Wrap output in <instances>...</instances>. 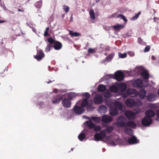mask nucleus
Returning <instances> with one entry per match:
<instances>
[{
	"label": "nucleus",
	"instance_id": "obj_47",
	"mask_svg": "<svg viewBox=\"0 0 159 159\" xmlns=\"http://www.w3.org/2000/svg\"><path fill=\"white\" fill-rule=\"evenodd\" d=\"M150 49V47L149 46H147L144 49V52H148Z\"/></svg>",
	"mask_w": 159,
	"mask_h": 159
},
{
	"label": "nucleus",
	"instance_id": "obj_11",
	"mask_svg": "<svg viewBox=\"0 0 159 159\" xmlns=\"http://www.w3.org/2000/svg\"><path fill=\"white\" fill-rule=\"evenodd\" d=\"M63 97L62 95L61 94L57 95L52 99V101L53 104L58 103L63 99Z\"/></svg>",
	"mask_w": 159,
	"mask_h": 159
},
{
	"label": "nucleus",
	"instance_id": "obj_18",
	"mask_svg": "<svg viewBox=\"0 0 159 159\" xmlns=\"http://www.w3.org/2000/svg\"><path fill=\"white\" fill-rule=\"evenodd\" d=\"M109 111L110 115L112 116H116L118 114V111L116 107H111Z\"/></svg>",
	"mask_w": 159,
	"mask_h": 159
},
{
	"label": "nucleus",
	"instance_id": "obj_49",
	"mask_svg": "<svg viewBox=\"0 0 159 159\" xmlns=\"http://www.w3.org/2000/svg\"><path fill=\"white\" fill-rule=\"evenodd\" d=\"M143 41L141 38L139 37L138 38V42L139 43L141 44L142 43Z\"/></svg>",
	"mask_w": 159,
	"mask_h": 159
},
{
	"label": "nucleus",
	"instance_id": "obj_12",
	"mask_svg": "<svg viewBox=\"0 0 159 159\" xmlns=\"http://www.w3.org/2000/svg\"><path fill=\"white\" fill-rule=\"evenodd\" d=\"M74 111L75 113L80 114L84 112L85 110L81 106L79 107L75 106L74 107Z\"/></svg>",
	"mask_w": 159,
	"mask_h": 159
},
{
	"label": "nucleus",
	"instance_id": "obj_37",
	"mask_svg": "<svg viewBox=\"0 0 159 159\" xmlns=\"http://www.w3.org/2000/svg\"><path fill=\"white\" fill-rule=\"evenodd\" d=\"M113 27L115 29L119 30L123 28L124 26L122 25H114Z\"/></svg>",
	"mask_w": 159,
	"mask_h": 159
},
{
	"label": "nucleus",
	"instance_id": "obj_48",
	"mask_svg": "<svg viewBox=\"0 0 159 159\" xmlns=\"http://www.w3.org/2000/svg\"><path fill=\"white\" fill-rule=\"evenodd\" d=\"M104 96L106 98H109L111 96L110 93L109 92L106 93L104 95Z\"/></svg>",
	"mask_w": 159,
	"mask_h": 159
},
{
	"label": "nucleus",
	"instance_id": "obj_26",
	"mask_svg": "<svg viewBox=\"0 0 159 159\" xmlns=\"http://www.w3.org/2000/svg\"><path fill=\"white\" fill-rule=\"evenodd\" d=\"M114 107H116L119 110H123V106L121 103L119 102H116L114 103Z\"/></svg>",
	"mask_w": 159,
	"mask_h": 159
},
{
	"label": "nucleus",
	"instance_id": "obj_61",
	"mask_svg": "<svg viewBox=\"0 0 159 159\" xmlns=\"http://www.w3.org/2000/svg\"><path fill=\"white\" fill-rule=\"evenodd\" d=\"M49 30V27H47L46 28V30L45 31H48V30Z\"/></svg>",
	"mask_w": 159,
	"mask_h": 159
},
{
	"label": "nucleus",
	"instance_id": "obj_1",
	"mask_svg": "<svg viewBox=\"0 0 159 159\" xmlns=\"http://www.w3.org/2000/svg\"><path fill=\"white\" fill-rule=\"evenodd\" d=\"M126 106L129 108H132L134 106L139 107L142 105V103L140 100L135 101L132 98H128L125 102Z\"/></svg>",
	"mask_w": 159,
	"mask_h": 159
},
{
	"label": "nucleus",
	"instance_id": "obj_63",
	"mask_svg": "<svg viewBox=\"0 0 159 159\" xmlns=\"http://www.w3.org/2000/svg\"><path fill=\"white\" fill-rule=\"evenodd\" d=\"M116 13H114L112 15V16L113 17H116Z\"/></svg>",
	"mask_w": 159,
	"mask_h": 159
},
{
	"label": "nucleus",
	"instance_id": "obj_57",
	"mask_svg": "<svg viewBox=\"0 0 159 159\" xmlns=\"http://www.w3.org/2000/svg\"><path fill=\"white\" fill-rule=\"evenodd\" d=\"M111 144H112V145H115V143L113 141H112L111 143Z\"/></svg>",
	"mask_w": 159,
	"mask_h": 159
},
{
	"label": "nucleus",
	"instance_id": "obj_53",
	"mask_svg": "<svg viewBox=\"0 0 159 159\" xmlns=\"http://www.w3.org/2000/svg\"><path fill=\"white\" fill-rule=\"evenodd\" d=\"M128 96V95H127V93L126 94H123V97L124 98H127Z\"/></svg>",
	"mask_w": 159,
	"mask_h": 159
},
{
	"label": "nucleus",
	"instance_id": "obj_25",
	"mask_svg": "<svg viewBox=\"0 0 159 159\" xmlns=\"http://www.w3.org/2000/svg\"><path fill=\"white\" fill-rule=\"evenodd\" d=\"M69 34L71 37H78L81 36V34L77 32H74L73 31L69 30Z\"/></svg>",
	"mask_w": 159,
	"mask_h": 159
},
{
	"label": "nucleus",
	"instance_id": "obj_15",
	"mask_svg": "<svg viewBox=\"0 0 159 159\" xmlns=\"http://www.w3.org/2000/svg\"><path fill=\"white\" fill-rule=\"evenodd\" d=\"M112 120L113 119L111 117L105 115L102 116L101 118V121L105 123L111 122Z\"/></svg>",
	"mask_w": 159,
	"mask_h": 159
},
{
	"label": "nucleus",
	"instance_id": "obj_56",
	"mask_svg": "<svg viewBox=\"0 0 159 159\" xmlns=\"http://www.w3.org/2000/svg\"><path fill=\"white\" fill-rule=\"evenodd\" d=\"M106 50L107 51H109L110 50V47H107L106 48Z\"/></svg>",
	"mask_w": 159,
	"mask_h": 159
},
{
	"label": "nucleus",
	"instance_id": "obj_7",
	"mask_svg": "<svg viewBox=\"0 0 159 159\" xmlns=\"http://www.w3.org/2000/svg\"><path fill=\"white\" fill-rule=\"evenodd\" d=\"M94 101L95 104H100L103 101V98L101 94H96L94 96Z\"/></svg>",
	"mask_w": 159,
	"mask_h": 159
},
{
	"label": "nucleus",
	"instance_id": "obj_29",
	"mask_svg": "<svg viewBox=\"0 0 159 159\" xmlns=\"http://www.w3.org/2000/svg\"><path fill=\"white\" fill-rule=\"evenodd\" d=\"M90 119H91L96 123L100 122L101 120L100 117L95 116H90Z\"/></svg>",
	"mask_w": 159,
	"mask_h": 159
},
{
	"label": "nucleus",
	"instance_id": "obj_23",
	"mask_svg": "<svg viewBox=\"0 0 159 159\" xmlns=\"http://www.w3.org/2000/svg\"><path fill=\"white\" fill-rule=\"evenodd\" d=\"M126 127L128 126L131 128H132L134 129L135 128L137 125L136 123L133 121H128V122H127L126 123Z\"/></svg>",
	"mask_w": 159,
	"mask_h": 159
},
{
	"label": "nucleus",
	"instance_id": "obj_21",
	"mask_svg": "<svg viewBox=\"0 0 159 159\" xmlns=\"http://www.w3.org/2000/svg\"><path fill=\"white\" fill-rule=\"evenodd\" d=\"M85 123L89 129H93L95 127V124L92 122L90 119L89 121H86Z\"/></svg>",
	"mask_w": 159,
	"mask_h": 159
},
{
	"label": "nucleus",
	"instance_id": "obj_31",
	"mask_svg": "<svg viewBox=\"0 0 159 159\" xmlns=\"http://www.w3.org/2000/svg\"><path fill=\"white\" fill-rule=\"evenodd\" d=\"M89 14L90 18L92 20L95 19L94 12L93 9H91L89 12Z\"/></svg>",
	"mask_w": 159,
	"mask_h": 159
},
{
	"label": "nucleus",
	"instance_id": "obj_43",
	"mask_svg": "<svg viewBox=\"0 0 159 159\" xmlns=\"http://www.w3.org/2000/svg\"><path fill=\"white\" fill-rule=\"evenodd\" d=\"M52 47V46L51 45L49 44H48L45 48V51L46 52H49Z\"/></svg>",
	"mask_w": 159,
	"mask_h": 159
},
{
	"label": "nucleus",
	"instance_id": "obj_42",
	"mask_svg": "<svg viewBox=\"0 0 159 159\" xmlns=\"http://www.w3.org/2000/svg\"><path fill=\"white\" fill-rule=\"evenodd\" d=\"M117 17V18H119L120 17L121 19H123L126 22L127 21V19L125 18V17L123 15L120 14L118 15Z\"/></svg>",
	"mask_w": 159,
	"mask_h": 159
},
{
	"label": "nucleus",
	"instance_id": "obj_52",
	"mask_svg": "<svg viewBox=\"0 0 159 159\" xmlns=\"http://www.w3.org/2000/svg\"><path fill=\"white\" fill-rule=\"evenodd\" d=\"M156 114L157 117L159 119V109L156 111Z\"/></svg>",
	"mask_w": 159,
	"mask_h": 159
},
{
	"label": "nucleus",
	"instance_id": "obj_35",
	"mask_svg": "<svg viewBox=\"0 0 159 159\" xmlns=\"http://www.w3.org/2000/svg\"><path fill=\"white\" fill-rule=\"evenodd\" d=\"M114 53H112L111 54H110L106 58V60L107 61L111 60L112 59L113 57H114Z\"/></svg>",
	"mask_w": 159,
	"mask_h": 159
},
{
	"label": "nucleus",
	"instance_id": "obj_32",
	"mask_svg": "<svg viewBox=\"0 0 159 159\" xmlns=\"http://www.w3.org/2000/svg\"><path fill=\"white\" fill-rule=\"evenodd\" d=\"M78 138L80 141H82L85 138V134L84 133H80L78 136Z\"/></svg>",
	"mask_w": 159,
	"mask_h": 159
},
{
	"label": "nucleus",
	"instance_id": "obj_62",
	"mask_svg": "<svg viewBox=\"0 0 159 159\" xmlns=\"http://www.w3.org/2000/svg\"><path fill=\"white\" fill-rule=\"evenodd\" d=\"M18 11H22V12H23L24 11V10H21V9H18Z\"/></svg>",
	"mask_w": 159,
	"mask_h": 159
},
{
	"label": "nucleus",
	"instance_id": "obj_55",
	"mask_svg": "<svg viewBox=\"0 0 159 159\" xmlns=\"http://www.w3.org/2000/svg\"><path fill=\"white\" fill-rule=\"evenodd\" d=\"M129 55L131 56H133L134 55V53L132 52H129Z\"/></svg>",
	"mask_w": 159,
	"mask_h": 159
},
{
	"label": "nucleus",
	"instance_id": "obj_27",
	"mask_svg": "<svg viewBox=\"0 0 159 159\" xmlns=\"http://www.w3.org/2000/svg\"><path fill=\"white\" fill-rule=\"evenodd\" d=\"M89 102L87 98H84L82 101L81 106L82 108H84L87 106H88Z\"/></svg>",
	"mask_w": 159,
	"mask_h": 159
},
{
	"label": "nucleus",
	"instance_id": "obj_2",
	"mask_svg": "<svg viewBox=\"0 0 159 159\" xmlns=\"http://www.w3.org/2000/svg\"><path fill=\"white\" fill-rule=\"evenodd\" d=\"M127 122V119L125 116H120L117 119L116 125L120 127H126Z\"/></svg>",
	"mask_w": 159,
	"mask_h": 159
},
{
	"label": "nucleus",
	"instance_id": "obj_30",
	"mask_svg": "<svg viewBox=\"0 0 159 159\" xmlns=\"http://www.w3.org/2000/svg\"><path fill=\"white\" fill-rule=\"evenodd\" d=\"M132 131L133 130L132 129L129 128H126L124 129L125 133L130 136L133 134Z\"/></svg>",
	"mask_w": 159,
	"mask_h": 159
},
{
	"label": "nucleus",
	"instance_id": "obj_4",
	"mask_svg": "<svg viewBox=\"0 0 159 159\" xmlns=\"http://www.w3.org/2000/svg\"><path fill=\"white\" fill-rule=\"evenodd\" d=\"M124 77V73L120 70L117 71L114 74V78L118 81H123Z\"/></svg>",
	"mask_w": 159,
	"mask_h": 159
},
{
	"label": "nucleus",
	"instance_id": "obj_44",
	"mask_svg": "<svg viewBox=\"0 0 159 159\" xmlns=\"http://www.w3.org/2000/svg\"><path fill=\"white\" fill-rule=\"evenodd\" d=\"M75 96V93H70L68 96V98L70 99H72Z\"/></svg>",
	"mask_w": 159,
	"mask_h": 159
},
{
	"label": "nucleus",
	"instance_id": "obj_41",
	"mask_svg": "<svg viewBox=\"0 0 159 159\" xmlns=\"http://www.w3.org/2000/svg\"><path fill=\"white\" fill-rule=\"evenodd\" d=\"M119 57L120 58H124L127 57V54L126 53L122 54L120 52L118 53Z\"/></svg>",
	"mask_w": 159,
	"mask_h": 159
},
{
	"label": "nucleus",
	"instance_id": "obj_36",
	"mask_svg": "<svg viewBox=\"0 0 159 159\" xmlns=\"http://www.w3.org/2000/svg\"><path fill=\"white\" fill-rule=\"evenodd\" d=\"M93 129V130L95 131H98L101 129V127L99 125H95V127Z\"/></svg>",
	"mask_w": 159,
	"mask_h": 159
},
{
	"label": "nucleus",
	"instance_id": "obj_39",
	"mask_svg": "<svg viewBox=\"0 0 159 159\" xmlns=\"http://www.w3.org/2000/svg\"><path fill=\"white\" fill-rule=\"evenodd\" d=\"M113 127L112 126H109L107 127L106 129V130L107 133H111L113 130Z\"/></svg>",
	"mask_w": 159,
	"mask_h": 159
},
{
	"label": "nucleus",
	"instance_id": "obj_64",
	"mask_svg": "<svg viewBox=\"0 0 159 159\" xmlns=\"http://www.w3.org/2000/svg\"><path fill=\"white\" fill-rule=\"evenodd\" d=\"M157 94L158 95V96H159V89L158 90Z\"/></svg>",
	"mask_w": 159,
	"mask_h": 159
},
{
	"label": "nucleus",
	"instance_id": "obj_60",
	"mask_svg": "<svg viewBox=\"0 0 159 159\" xmlns=\"http://www.w3.org/2000/svg\"><path fill=\"white\" fill-rule=\"evenodd\" d=\"M9 13H11V14H14V12L12 11H9Z\"/></svg>",
	"mask_w": 159,
	"mask_h": 159
},
{
	"label": "nucleus",
	"instance_id": "obj_34",
	"mask_svg": "<svg viewBox=\"0 0 159 159\" xmlns=\"http://www.w3.org/2000/svg\"><path fill=\"white\" fill-rule=\"evenodd\" d=\"M110 90L112 92H116L118 91V89L116 86L113 85L111 86L110 88Z\"/></svg>",
	"mask_w": 159,
	"mask_h": 159
},
{
	"label": "nucleus",
	"instance_id": "obj_22",
	"mask_svg": "<svg viewBox=\"0 0 159 159\" xmlns=\"http://www.w3.org/2000/svg\"><path fill=\"white\" fill-rule=\"evenodd\" d=\"M62 47V44L60 42L58 41H55L53 46L55 49L57 50H59Z\"/></svg>",
	"mask_w": 159,
	"mask_h": 159
},
{
	"label": "nucleus",
	"instance_id": "obj_9",
	"mask_svg": "<svg viewBox=\"0 0 159 159\" xmlns=\"http://www.w3.org/2000/svg\"><path fill=\"white\" fill-rule=\"evenodd\" d=\"M127 95L132 97H136L138 94V92L133 89H129L126 92Z\"/></svg>",
	"mask_w": 159,
	"mask_h": 159
},
{
	"label": "nucleus",
	"instance_id": "obj_45",
	"mask_svg": "<svg viewBox=\"0 0 159 159\" xmlns=\"http://www.w3.org/2000/svg\"><path fill=\"white\" fill-rule=\"evenodd\" d=\"M48 41L51 44H54L55 42V41L52 39V37H50L48 39Z\"/></svg>",
	"mask_w": 159,
	"mask_h": 159
},
{
	"label": "nucleus",
	"instance_id": "obj_13",
	"mask_svg": "<svg viewBox=\"0 0 159 159\" xmlns=\"http://www.w3.org/2000/svg\"><path fill=\"white\" fill-rule=\"evenodd\" d=\"M61 103L63 106L66 108L70 107L71 104L70 100L67 98H64L62 101Z\"/></svg>",
	"mask_w": 159,
	"mask_h": 159
},
{
	"label": "nucleus",
	"instance_id": "obj_58",
	"mask_svg": "<svg viewBox=\"0 0 159 159\" xmlns=\"http://www.w3.org/2000/svg\"><path fill=\"white\" fill-rule=\"evenodd\" d=\"M5 22V20H0V23H3L4 22Z\"/></svg>",
	"mask_w": 159,
	"mask_h": 159
},
{
	"label": "nucleus",
	"instance_id": "obj_20",
	"mask_svg": "<svg viewBox=\"0 0 159 159\" xmlns=\"http://www.w3.org/2000/svg\"><path fill=\"white\" fill-rule=\"evenodd\" d=\"M141 75L144 80H148L149 78V74L147 71L144 70L142 72Z\"/></svg>",
	"mask_w": 159,
	"mask_h": 159
},
{
	"label": "nucleus",
	"instance_id": "obj_24",
	"mask_svg": "<svg viewBox=\"0 0 159 159\" xmlns=\"http://www.w3.org/2000/svg\"><path fill=\"white\" fill-rule=\"evenodd\" d=\"M118 86L120 90L122 92L125 91L126 89V85L125 83H121L119 84Z\"/></svg>",
	"mask_w": 159,
	"mask_h": 159
},
{
	"label": "nucleus",
	"instance_id": "obj_40",
	"mask_svg": "<svg viewBox=\"0 0 159 159\" xmlns=\"http://www.w3.org/2000/svg\"><path fill=\"white\" fill-rule=\"evenodd\" d=\"M69 7L68 6L66 5H63V9L66 13L69 12Z\"/></svg>",
	"mask_w": 159,
	"mask_h": 159
},
{
	"label": "nucleus",
	"instance_id": "obj_46",
	"mask_svg": "<svg viewBox=\"0 0 159 159\" xmlns=\"http://www.w3.org/2000/svg\"><path fill=\"white\" fill-rule=\"evenodd\" d=\"M88 52L89 53H93L95 52V50L94 49L89 48L88 50Z\"/></svg>",
	"mask_w": 159,
	"mask_h": 159
},
{
	"label": "nucleus",
	"instance_id": "obj_5",
	"mask_svg": "<svg viewBox=\"0 0 159 159\" xmlns=\"http://www.w3.org/2000/svg\"><path fill=\"white\" fill-rule=\"evenodd\" d=\"M152 119L151 118H148L147 117H144L141 121L142 125L145 126H149L152 122Z\"/></svg>",
	"mask_w": 159,
	"mask_h": 159
},
{
	"label": "nucleus",
	"instance_id": "obj_54",
	"mask_svg": "<svg viewBox=\"0 0 159 159\" xmlns=\"http://www.w3.org/2000/svg\"><path fill=\"white\" fill-rule=\"evenodd\" d=\"M58 89H55L53 91V92L55 93H57L58 92Z\"/></svg>",
	"mask_w": 159,
	"mask_h": 159
},
{
	"label": "nucleus",
	"instance_id": "obj_16",
	"mask_svg": "<svg viewBox=\"0 0 159 159\" xmlns=\"http://www.w3.org/2000/svg\"><path fill=\"white\" fill-rule=\"evenodd\" d=\"M155 115V112L152 110H147L145 112V115L148 118L153 117Z\"/></svg>",
	"mask_w": 159,
	"mask_h": 159
},
{
	"label": "nucleus",
	"instance_id": "obj_59",
	"mask_svg": "<svg viewBox=\"0 0 159 159\" xmlns=\"http://www.w3.org/2000/svg\"><path fill=\"white\" fill-rule=\"evenodd\" d=\"M54 81V80H53L52 81L49 80V81L47 82L48 84H49L52 82Z\"/></svg>",
	"mask_w": 159,
	"mask_h": 159
},
{
	"label": "nucleus",
	"instance_id": "obj_3",
	"mask_svg": "<svg viewBox=\"0 0 159 159\" xmlns=\"http://www.w3.org/2000/svg\"><path fill=\"white\" fill-rule=\"evenodd\" d=\"M106 134L104 130H102L99 133H96L94 136L95 140L96 141H100L102 139H104L106 137Z\"/></svg>",
	"mask_w": 159,
	"mask_h": 159
},
{
	"label": "nucleus",
	"instance_id": "obj_10",
	"mask_svg": "<svg viewBox=\"0 0 159 159\" xmlns=\"http://www.w3.org/2000/svg\"><path fill=\"white\" fill-rule=\"evenodd\" d=\"M125 115L129 120H133L134 119L135 114L133 112L130 111H127L125 112Z\"/></svg>",
	"mask_w": 159,
	"mask_h": 159
},
{
	"label": "nucleus",
	"instance_id": "obj_28",
	"mask_svg": "<svg viewBox=\"0 0 159 159\" xmlns=\"http://www.w3.org/2000/svg\"><path fill=\"white\" fill-rule=\"evenodd\" d=\"M106 87L105 85L100 84H99L98 87V90L99 92H102L105 91L106 89Z\"/></svg>",
	"mask_w": 159,
	"mask_h": 159
},
{
	"label": "nucleus",
	"instance_id": "obj_50",
	"mask_svg": "<svg viewBox=\"0 0 159 159\" xmlns=\"http://www.w3.org/2000/svg\"><path fill=\"white\" fill-rule=\"evenodd\" d=\"M99 108L101 109H104L106 110L107 109V107L106 106L104 105H102V106H100Z\"/></svg>",
	"mask_w": 159,
	"mask_h": 159
},
{
	"label": "nucleus",
	"instance_id": "obj_51",
	"mask_svg": "<svg viewBox=\"0 0 159 159\" xmlns=\"http://www.w3.org/2000/svg\"><path fill=\"white\" fill-rule=\"evenodd\" d=\"M44 35L45 37L48 36L49 35V34L47 31H45Z\"/></svg>",
	"mask_w": 159,
	"mask_h": 159
},
{
	"label": "nucleus",
	"instance_id": "obj_8",
	"mask_svg": "<svg viewBox=\"0 0 159 159\" xmlns=\"http://www.w3.org/2000/svg\"><path fill=\"white\" fill-rule=\"evenodd\" d=\"M37 52V55L34 56V57L38 61H39L44 57V54L43 51L41 50H38Z\"/></svg>",
	"mask_w": 159,
	"mask_h": 159
},
{
	"label": "nucleus",
	"instance_id": "obj_33",
	"mask_svg": "<svg viewBox=\"0 0 159 159\" xmlns=\"http://www.w3.org/2000/svg\"><path fill=\"white\" fill-rule=\"evenodd\" d=\"M141 11H139L137 14H136L134 16H133L131 19V20H134L137 19L139 16L141 14Z\"/></svg>",
	"mask_w": 159,
	"mask_h": 159
},
{
	"label": "nucleus",
	"instance_id": "obj_38",
	"mask_svg": "<svg viewBox=\"0 0 159 159\" xmlns=\"http://www.w3.org/2000/svg\"><path fill=\"white\" fill-rule=\"evenodd\" d=\"M82 95L85 98H87V100L90 98V94L86 92L83 93Z\"/></svg>",
	"mask_w": 159,
	"mask_h": 159
},
{
	"label": "nucleus",
	"instance_id": "obj_17",
	"mask_svg": "<svg viewBox=\"0 0 159 159\" xmlns=\"http://www.w3.org/2000/svg\"><path fill=\"white\" fill-rule=\"evenodd\" d=\"M156 95L152 93H150L147 95L146 99L148 101L152 102L156 100Z\"/></svg>",
	"mask_w": 159,
	"mask_h": 159
},
{
	"label": "nucleus",
	"instance_id": "obj_19",
	"mask_svg": "<svg viewBox=\"0 0 159 159\" xmlns=\"http://www.w3.org/2000/svg\"><path fill=\"white\" fill-rule=\"evenodd\" d=\"M138 94L140 98L143 99L146 96V92L144 89H140Z\"/></svg>",
	"mask_w": 159,
	"mask_h": 159
},
{
	"label": "nucleus",
	"instance_id": "obj_6",
	"mask_svg": "<svg viewBox=\"0 0 159 159\" xmlns=\"http://www.w3.org/2000/svg\"><path fill=\"white\" fill-rule=\"evenodd\" d=\"M134 87L137 88H142L144 87L143 81L141 79H138L135 80L133 83Z\"/></svg>",
	"mask_w": 159,
	"mask_h": 159
},
{
	"label": "nucleus",
	"instance_id": "obj_14",
	"mask_svg": "<svg viewBox=\"0 0 159 159\" xmlns=\"http://www.w3.org/2000/svg\"><path fill=\"white\" fill-rule=\"evenodd\" d=\"M128 142L130 144H133L139 143V141L135 136H133L128 139Z\"/></svg>",
	"mask_w": 159,
	"mask_h": 159
}]
</instances>
